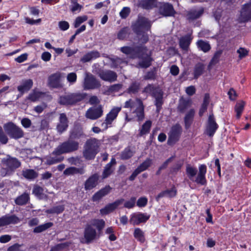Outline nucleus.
I'll list each match as a JSON object with an SVG mask.
<instances>
[{
  "label": "nucleus",
  "instance_id": "1",
  "mask_svg": "<svg viewBox=\"0 0 251 251\" xmlns=\"http://www.w3.org/2000/svg\"><path fill=\"white\" fill-rule=\"evenodd\" d=\"M198 169L190 164L186 166V173L188 178L192 181L198 184L205 185L207 181L205 178V174L207 171V167L205 164H201L199 166Z\"/></svg>",
  "mask_w": 251,
  "mask_h": 251
},
{
  "label": "nucleus",
  "instance_id": "2",
  "mask_svg": "<svg viewBox=\"0 0 251 251\" xmlns=\"http://www.w3.org/2000/svg\"><path fill=\"white\" fill-rule=\"evenodd\" d=\"M105 226L104 221H94L91 224H87L84 230L85 243L90 244L101 235Z\"/></svg>",
  "mask_w": 251,
  "mask_h": 251
},
{
  "label": "nucleus",
  "instance_id": "3",
  "mask_svg": "<svg viewBox=\"0 0 251 251\" xmlns=\"http://www.w3.org/2000/svg\"><path fill=\"white\" fill-rule=\"evenodd\" d=\"M2 167L0 169V176L4 177L12 175L15 170L21 166V162L17 158L7 155L1 160Z\"/></svg>",
  "mask_w": 251,
  "mask_h": 251
},
{
  "label": "nucleus",
  "instance_id": "4",
  "mask_svg": "<svg viewBox=\"0 0 251 251\" xmlns=\"http://www.w3.org/2000/svg\"><path fill=\"white\" fill-rule=\"evenodd\" d=\"M143 93L149 94L155 98L154 104L156 107V111L159 112L163 103V96L164 92L159 87H155L153 84H149L142 91Z\"/></svg>",
  "mask_w": 251,
  "mask_h": 251
},
{
  "label": "nucleus",
  "instance_id": "5",
  "mask_svg": "<svg viewBox=\"0 0 251 251\" xmlns=\"http://www.w3.org/2000/svg\"><path fill=\"white\" fill-rule=\"evenodd\" d=\"M100 142L96 138H91L86 141L84 145L83 155L87 160L95 158L99 151Z\"/></svg>",
  "mask_w": 251,
  "mask_h": 251
},
{
  "label": "nucleus",
  "instance_id": "6",
  "mask_svg": "<svg viewBox=\"0 0 251 251\" xmlns=\"http://www.w3.org/2000/svg\"><path fill=\"white\" fill-rule=\"evenodd\" d=\"M79 145L77 141L69 138L58 146L52 152V154L61 155L75 151L78 150Z\"/></svg>",
  "mask_w": 251,
  "mask_h": 251
},
{
  "label": "nucleus",
  "instance_id": "7",
  "mask_svg": "<svg viewBox=\"0 0 251 251\" xmlns=\"http://www.w3.org/2000/svg\"><path fill=\"white\" fill-rule=\"evenodd\" d=\"M86 95V94L80 92L69 93L60 96L58 100V103L61 105L66 106L75 105L83 100Z\"/></svg>",
  "mask_w": 251,
  "mask_h": 251
},
{
  "label": "nucleus",
  "instance_id": "8",
  "mask_svg": "<svg viewBox=\"0 0 251 251\" xmlns=\"http://www.w3.org/2000/svg\"><path fill=\"white\" fill-rule=\"evenodd\" d=\"M120 50L123 53L127 55H129L131 58H143L144 54L147 51V49L145 47L142 46H137L135 47L125 46L121 47Z\"/></svg>",
  "mask_w": 251,
  "mask_h": 251
},
{
  "label": "nucleus",
  "instance_id": "9",
  "mask_svg": "<svg viewBox=\"0 0 251 251\" xmlns=\"http://www.w3.org/2000/svg\"><path fill=\"white\" fill-rule=\"evenodd\" d=\"M5 132L11 138L19 139L24 137L23 129L12 122H9L3 126Z\"/></svg>",
  "mask_w": 251,
  "mask_h": 251
},
{
  "label": "nucleus",
  "instance_id": "10",
  "mask_svg": "<svg viewBox=\"0 0 251 251\" xmlns=\"http://www.w3.org/2000/svg\"><path fill=\"white\" fill-rule=\"evenodd\" d=\"M151 25V22L147 18L138 16L136 21L132 24L131 27L134 33L140 31H149Z\"/></svg>",
  "mask_w": 251,
  "mask_h": 251
},
{
  "label": "nucleus",
  "instance_id": "11",
  "mask_svg": "<svg viewBox=\"0 0 251 251\" xmlns=\"http://www.w3.org/2000/svg\"><path fill=\"white\" fill-rule=\"evenodd\" d=\"M182 133V127L179 124L172 126L169 133L167 143L169 145H173L177 142Z\"/></svg>",
  "mask_w": 251,
  "mask_h": 251
},
{
  "label": "nucleus",
  "instance_id": "12",
  "mask_svg": "<svg viewBox=\"0 0 251 251\" xmlns=\"http://www.w3.org/2000/svg\"><path fill=\"white\" fill-rule=\"evenodd\" d=\"M100 82L92 74H87L83 83V88L85 90L95 89L100 87Z\"/></svg>",
  "mask_w": 251,
  "mask_h": 251
},
{
  "label": "nucleus",
  "instance_id": "13",
  "mask_svg": "<svg viewBox=\"0 0 251 251\" xmlns=\"http://www.w3.org/2000/svg\"><path fill=\"white\" fill-rule=\"evenodd\" d=\"M61 74L57 72L50 75L48 78L47 84L52 88H61L63 85L61 82Z\"/></svg>",
  "mask_w": 251,
  "mask_h": 251
},
{
  "label": "nucleus",
  "instance_id": "14",
  "mask_svg": "<svg viewBox=\"0 0 251 251\" xmlns=\"http://www.w3.org/2000/svg\"><path fill=\"white\" fill-rule=\"evenodd\" d=\"M103 114V109L101 105L94 106L90 107L85 113L86 118L90 120H96L101 117Z\"/></svg>",
  "mask_w": 251,
  "mask_h": 251
},
{
  "label": "nucleus",
  "instance_id": "15",
  "mask_svg": "<svg viewBox=\"0 0 251 251\" xmlns=\"http://www.w3.org/2000/svg\"><path fill=\"white\" fill-rule=\"evenodd\" d=\"M251 19V1L244 4L238 18L239 23H245Z\"/></svg>",
  "mask_w": 251,
  "mask_h": 251
},
{
  "label": "nucleus",
  "instance_id": "16",
  "mask_svg": "<svg viewBox=\"0 0 251 251\" xmlns=\"http://www.w3.org/2000/svg\"><path fill=\"white\" fill-rule=\"evenodd\" d=\"M218 128V125L215 121L213 114L212 113L209 116L205 133L209 137H212Z\"/></svg>",
  "mask_w": 251,
  "mask_h": 251
},
{
  "label": "nucleus",
  "instance_id": "17",
  "mask_svg": "<svg viewBox=\"0 0 251 251\" xmlns=\"http://www.w3.org/2000/svg\"><path fill=\"white\" fill-rule=\"evenodd\" d=\"M121 107H114L107 114L104 122L101 124V126L103 130H105L108 128V125L111 124L112 122L116 118L119 112L121 111Z\"/></svg>",
  "mask_w": 251,
  "mask_h": 251
},
{
  "label": "nucleus",
  "instance_id": "18",
  "mask_svg": "<svg viewBox=\"0 0 251 251\" xmlns=\"http://www.w3.org/2000/svg\"><path fill=\"white\" fill-rule=\"evenodd\" d=\"M125 201L124 199L117 200L114 202L108 203L100 210L102 215H106L113 212L117 207Z\"/></svg>",
  "mask_w": 251,
  "mask_h": 251
},
{
  "label": "nucleus",
  "instance_id": "19",
  "mask_svg": "<svg viewBox=\"0 0 251 251\" xmlns=\"http://www.w3.org/2000/svg\"><path fill=\"white\" fill-rule=\"evenodd\" d=\"M98 76L103 80L113 82L117 80L118 75L115 72L110 70H100Z\"/></svg>",
  "mask_w": 251,
  "mask_h": 251
},
{
  "label": "nucleus",
  "instance_id": "20",
  "mask_svg": "<svg viewBox=\"0 0 251 251\" xmlns=\"http://www.w3.org/2000/svg\"><path fill=\"white\" fill-rule=\"evenodd\" d=\"M68 119L65 113H62L59 114V122L56 126L57 132L61 134L67 130L68 127Z\"/></svg>",
  "mask_w": 251,
  "mask_h": 251
},
{
  "label": "nucleus",
  "instance_id": "21",
  "mask_svg": "<svg viewBox=\"0 0 251 251\" xmlns=\"http://www.w3.org/2000/svg\"><path fill=\"white\" fill-rule=\"evenodd\" d=\"M137 106L136 109L133 113L135 114V117L137 118V121L138 122L142 121L145 118L144 106L143 101L139 98L136 99Z\"/></svg>",
  "mask_w": 251,
  "mask_h": 251
},
{
  "label": "nucleus",
  "instance_id": "22",
  "mask_svg": "<svg viewBox=\"0 0 251 251\" xmlns=\"http://www.w3.org/2000/svg\"><path fill=\"white\" fill-rule=\"evenodd\" d=\"M159 12L165 17L173 16L176 13L173 5L169 3L162 4L159 7Z\"/></svg>",
  "mask_w": 251,
  "mask_h": 251
},
{
  "label": "nucleus",
  "instance_id": "23",
  "mask_svg": "<svg viewBox=\"0 0 251 251\" xmlns=\"http://www.w3.org/2000/svg\"><path fill=\"white\" fill-rule=\"evenodd\" d=\"M99 176L98 174H94L90 176L84 183L85 190H90L96 187L98 184Z\"/></svg>",
  "mask_w": 251,
  "mask_h": 251
},
{
  "label": "nucleus",
  "instance_id": "24",
  "mask_svg": "<svg viewBox=\"0 0 251 251\" xmlns=\"http://www.w3.org/2000/svg\"><path fill=\"white\" fill-rule=\"evenodd\" d=\"M157 6V0H140L138 3V6L144 9L150 10Z\"/></svg>",
  "mask_w": 251,
  "mask_h": 251
},
{
  "label": "nucleus",
  "instance_id": "25",
  "mask_svg": "<svg viewBox=\"0 0 251 251\" xmlns=\"http://www.w3.org/2000/svg\"><path fill=\"white\" fill-rule=\"evenodd\" d=\"M111 188L109 186H106L105 187L101 189L96 192L92 197L93 201H99L103 197L110 193Z\"/></svg>",
  "mask_w": 251,
  "mask_h": 251
},
{
  "label": "nucleus",
  "instance_id": "26",
  "mask_svg": "<svg viewBox=\"0 0 251 251\" xmlns=\"http://www.w3.org/2000/svg\"><path fill=\"white\" fill-rule=\"evenodd\" d=\"M30 201V193L25 191L24 193L17 197L14 201L15 203L18 205H24L28 203Z\"/></svg>",
  "mask_w": 251,
  "mask_h": 251
},
{
  "label": "nucleus",
  "instance_id": "27",
  "mask_svg": "<svg viewBox=\"0 0 251 251\" xmlns=\"http://www.w3.org/2000/svg\"><path fill=\"white\" fill-rule=\"evenodd\" d=\"M192 40L190 34L180 37L179 39V45L181 49L185 51H188L189 46Z\"/></svg>",
  "mask_w": 251,
  "mask_h": 251
},
{
  "label": "nucleus",
  "instance_id": "28",
  "mask_svg": "<svg viewBox=\"0 0 251 251\" xmlns=\"http://www.w3.org/2000/svg\"><path fill=\"white\" fill-rule=\"evenodd\" d=\"M203 12L204 9L203 8L198 9H191L187 12V19L189 21H193L201 17Z\"/></svg>",
  "mask_w": 251,
  "mask_h": 251
},
{
  "label": "nucleus",
  "instance_id": "29",
  "mask_svg": "<svg viewBox=\"0 0 251 251\" xmlns=\"http://www.w3.org/2000/svg\"><path fill=\"white\" fill-rule=\"evenodd\" d=\"M33 81L31 79L23 80L22 83L17 87L18 90L23 95L25 92L29 91L33 86Z\"/></svg>",
  "mask_w": 251,
  "mask_h": 251
},
{
  "label": "nucleus",
  "instance_id": "30",
  "mask_svg": "<svg viewBox=\"0 0 251 251\" xmlns=\"http://www.w3.org/2000/svg\"><path fill=\"white\" fill-rule=\"evenodd\" d=\"M195 114V111L194 109H190L186 114L184 121L185 124V127L186 129H189L194 120V116Z\"/></svg>",
  "mask_w": 251,
  "mask_h": 251
},
{
  "label": "nucleus",
  "instance_id": "31",
  "mask_svg": "<svg viewBox=\"0 0 251 251\" xmlns=\"http://www.w3.org/2000/svg\"><path fill=\"white\" fill-rule=\"evenodd\" d=\"M100 56V53L97 50H92L85 54L80 59V61L83 63L89 62L93 59L99 58Z\"/></svg>",
  "mask_w": 251,
  "mask_h": 251
},
{
  "label": "nucleus",
  "instance_id": "32",
  "mask_svg": "<svg viewBox=\"0 0 251 251\" xmlns=\"http://www.w3.org/2000/svg\"><path fill=\"white\" fill-rule=\"evenodd\" d=\"M44 189L37 184L33 186L32 189V194L39 199H47L48 196L44 194Z\"/></svg>",
  "mask_w": 251,
  "mask_h": 251
},
{
  "label": "nucleus",
  "instance_id": "33",
  "mask_svg": "<svg viewBox=\"0 0 251 251\" xmlns=\"http://www.w3.org/2000/svg\"><path fill=\"white\" fill-rule=\"evenodd\" d=\"M22 176L28 180H33L37 178L38 176L37 172L33 169H26L23 170L22 172Z\"/></svg>",
  "mask_w": 251,
  "mask_h": 251
},
{
  "label": "nucleus",
  "instance_id": "34",
  "mask_svg": "<svg viewBox=\"0 0 251 251\" xmlns=\"http://www.w3.org/2000/svg\"><path fill=\"white\" fill-rule=\"evenodd\" d=\"M151 126V122L150 120L147 121L139 130L138 137H142L150 132Z\"/></svg>",
  "mask_w": 251,
  "mask_h": 251
},
{
  "label": "nucleus",
  "instance_id": "35",
  "mask_svg": "<svg viewBox=\"0 0 251 251\" xmlns=\"http://www.w3.org/2000/svg\"><path fill=\"white\" fill-rule=\"evenodd\" d=\"M140 83L137 81L132 82L126 90V92L129 94H137L140 89Z\"/></svg>",
  "mask_w": 251,
  "mask_h": 251
},
{
  "label": "nucleus",
  "instance_id": "36",
  "mask_svg": "<svg viewBox=\"0 0 251 251\" xmlns=\"http://www.w3.org/2000/svg\"><path fill=\"white\" fill-rule=\"evenodd\" d=\"M192 101L190 100H185L181 99L179 100V104L177 107L178 110L181 113H184L185 110L190 107Z\"/></svg>",
  "mask_w": 251,
  "mask_h": 251
},
{
  "label": "nucleus",
  "instance_id": "37",
  "mask_svg": "<svg viewBox=\"0 0 251 251\" xmlns=\"http://www.w3.org/2000/svg\"><path fill=\"white\" fill-rule=\"evenodd\" d=\"M130 34V29L128 27L122 28L117 34V38L123 40L129 37Z\"/></svg>",
  "mask_w": 251,
  "mask_h": 251
},
{
  "label": "nucleus",
  "instance_id": "38",
  "mask_svg": "<svg viewBox=\"0 0 251 251\" xmlns=\"http://www.w3.org/2000/svg\"><path fill=\"white\" fill-rule=\"evenodd\" d=\"M110 60V61L112 62V64L111 66V68H116L118 66H119L122 64H127V62L126 61L125 59L119 58V57H116V58H111L110 57H107Z\"/></svg>",
  "mask_w": 251,
  "mask_h": 251
},
{
  "label": "nucleus",
  "instance_id": "39",
  "mask_svg": "<svg viewBox=\"0 0 251 251\" xmlns=\"http://www.w3.org/2000/svg\"><path fill=\"white\" fill-rule=\"evenodd\" d=\"M204 69V66L201 63L197 64L194 70V78L197 79L201 75L203 74Z\"/></svg>",
  "mask_w": 251,
  "mask_h": 251
},
{
  "label": "nucleus",
  "instance_id": "40",
  "mask_svg": "<svg viewBox=\"0 0 251 251\" xmlns=\"http://www.w3.org/2000/svg\"><path fill=\"white\" fill-rule=\"evenodd\" d=\"M197 45L198 47L204 52H207L211 49V46L207 41L200 40L198 41Z\"/></svg>",
  "mask_w": 251,
  "mask_h": 251
},
{
  "label": "nucleus",
  "instance_id": "41",
  "mask_svg": "<svg viewBox=\"0 0 251 251\" xmlns=\"http://www.w3.org/2000/svg\"><path fill=\"white\" fill-rule=\"evenodd\" d=\"M52 155H53L52 153ZM54 156H50L47 159V163L48 165H52L56 164L62 161L64 159V157L61 155H54Z\"/></svg>",
  "mask_w": 251,
  "mask_h": 251
},
{
  "label": "nucleus",
  "instance_id": "42",
  "mask_svg": "<svg viewBox=\"0 0 251 251\" xmlns=\"http://www.w3.org/2000/svg\"><path fill=\"white\" fill-rule=\"evenodd\" d=\"M146 31H140L137 33H135L139 43L145 44L149 41V35Z\"/></svg>",
  "mask_w": 251,
  "mask_h": 251
},
{
  "label": "nucleus",
  "instance_id": "43",
  "mask_svg": "<svg viewBox=\"0 0 251 251\" xmlns=\"http://www.w3.org/2000/svg\"><path fill=\"white\" fill-rule=\"evenodd\" d=\"M133 235L134 238L141 243H144L145 241L144 233L139 228H135Z\"/></svg>",
  "mask_w": 251,
  "mask_h": 251
},
{
  "label": "nucleus",
  "instance_id": "44",
  "mask_svg": "<svg viewBox=\"0 0 251 251\" xmlns=\"http://www.w3.org/2000/svg\"><path fill=\"white\" fill-rule=\"evenodd\" d=\"M52 226L53 224L52 223L48 222L35 227L33 229V232L34 233H40L46 230Z\"/></svg>",
  "mask_w": 251,
  "mask_h": 251
},
{
  "label": "nucleus",
  "instance_id": "45",
  "mask_svg": "<svg viewBox=\"0 0 251 251\" xmlns=\"http://www.w3.org/2000/svg\"><path fill=\"white\" fill-rule=\"evenodd\" d=\"M245 103L244 101H241L237 102L235 106V111L236 113V117L237 119H239L241 115V114L244 110Z\"/></svg>",
  "mask_w": 251,
  "mask_h": 251
},
{
  "label": "nucleus",
  "instance_id": "46",
  "mask_svg": "<svg viewBox=\"0 0 251 251\" xmlns=\"http://www.w3.org/2000/svg\"><path fill=\"white\" fill-rule=\"evenodd\" d=\"M114 168L111 167V163L107 164L103 170L102 174V178L104 179L108 177L114 172Z\"/></svg>",
  "mask_w": 251,
  "mask_h": 251
},
{
  "label": "nucleus",
  "instance_id": "47",
  "mask_svg": "<svg viewBox=\"0 0 251 251\" xmlns=\"http://www.w3.org/2000/svg\"><path fill=\"white\" fill-rule=\"evenodd\" d=\"M152 160L150 158L146 159L136 169L140 173L146 170L151 164Z\"/></svg>",
  "mask_w": 251,
  "mask_h": 251
},
{
  "label": "nucleus",
  "instance_id": "48",
  "mask_svg": "<svg viewBox=\"0 0 251 251\" xmlns=\"http://www.w3.org/2000/svg\"><path fill=\"white\" fill-rule=\"evenodd\" d=\"M83 135V132L81 129H75L72 130L70 133L69 138L72 140L75 139H79Z\"/></svg>",
  "mask_w": 251,
  "mask_h": 251
},
{
  "label": "nucleus",
  "instance_id": "49",
  "mask_svg": "<svg viewBox=\"0 0 251 251\" xmlns=\"http://www.w3.org/2000/svg\"><path fill=\"white\" fill-rule=\"evenodd\" d=\"M151 61L152 59L150 55H147V56L139 62L138 64L141 68H147L151 65Z\"/></svg>",
  "mask_w": 251,
  "mask_h": 251
},
{
  "label": "nucleus",
  "instance_id": "50",
  "mask_svg": "<svg viewBox=\"0 0 251 251\" xmlns=\"http://www.w3.org/2000/svg\"><path fill=\"white\" fill-rule=\"evenodd\" d=\"M122 84H113L108 87L107 92L109 94L118 92L122 89Z\"/></svg>",
  "mask_w": 251,
  "mask_h": 251
},
{
  "label": "nucleus",
  "instance_id": "51",
  "mask_svg": "<svg viewBox=\"0 0 251 251\" xmlns=\"http://www.w3.org/2000/svg\"><path fill=\"white\" fill-rule=\"evenodd\" d=\"M88 17L86 15L76 17L73 24L74 27L77 28L82 23L86 21Z\"/></svg>",
  "mask_w": 251,
  "mask_h": 251
},
{
  "label": "nucleus",
  "instance_id": "52",
  "mask_svg": "<svg viewBox=\"0 0 251 251\" xmlns=\"http://www.w3.org/2000/svg\"><path fill=\"white\" fill-rule=\"evenodd\" d=\"M133 155V152L129 148H126L121 153V158L123 160H126L131 157Z\"/></svg>",
  "mask_w": 251,
  "mask_h": 251
},
{
  "label": "nucleus",
  "instance_id": "53",
  "mask_svg": "<svg viewBox=\"0 0 251 251\" xmlns=\"http://www.w3.org/2000/svg\"><path fill=\"white\" fill-rule=\"evenodd\" d=\"M136 201V198L132 197L128 201L124 203V207L128 209L132 208L134 207Z\"/></svg>",
  "mask_w": 251,
  "mask_h": 251
},
{
  "label": "nucleus",
  "instance_id": "54",
  "mask_svg": "<svg viewBox=\"0 0 251 251\" xmlns=\"http://www.w3.org/2000/svg\"><path fill=\"white\" fill-rule=\"evenodd\" d=\"M222 54V50H219L217 51L215 53L214 55L212 58V59L210 61V65H215L216 63H217L219 61V59Z\"/></svg>",
  "mask_w": 251,
  "mask_h": 251
},
{
  "label": "nucleus",
  "instance_id": "55",
  "mask_svg": "<svg viewBox=\"0 0 251 251\" xmlns=\"http://www.w3.org/2000/svg\"><path fill=\"white\" fill-rule=\"evenodd\" d=\"M41 93L38 91H33L30 93L27 97V99L32 101H35L37 100L41 96Z\"/></svg>",
  "mask_w": 251,
  "mask_h": 251
},
{
  "label": "nucleus",
  "instance_id": "56",
  "mask_svg": "<svg viewBox=\"0 0 251 251\" xmlns=\"http://www.w3.org/2000/svg\"><path fill=\"white\" fill-rule=\"evenodd\" d=\"M64 210V207L63 205H58L48 210L47 212L49 213L59 214L62 212Z\"/></svg>",
  "mask_w": 251,
  "mask_h": 251
},
{
  "label": "nucleus",
  "instance_id": "57",
  "mask_svg": "<svg viewBox=\"0 0 251 251\" xmlns=\"http://www.w3.org/2000/svg\"><path fill=\"white\" fill-rule=\"evenodd\" d=\"M150 217L144 214L138 213L134 214L130 220H148Z\"/></svg>",
  "mask_w": 251,
  "mask_h": 251
},
{
  "label": "nucleus",
  "instance_id": "58",
  "mask_svg": "<svg viewBox=\"0 0 251 251\" xmlns=\"http://www.w3.org/2000/svg\"><path fill=\"white\" fill-rule=\"evenodd\" d=\"M182 166V163H176L174 164L173 166H172L170 169V172L171 174H176L178 171H179L181 168Z\"/></svg>",
  "mask_w": 251,
  "mask_h": 251
},
{
  "label": "nucleus",
  "instance_id": "59",
  "mask_svg": "<svg viewBox=\"0 0 251 251\" xmlns=\"http://www.w3.org/2000/svg\"><path fill=\"white\" fill-rule=\"evenodd\" d=\"M145 80H153L155 78V73L154 70L148 72L143 76Z\"/></svg>",
  "mask_w": 251,
  "mask_h": 251
},
{
  "label": "nucleus",
  "instance_id": "60",
  "mask_svg": "<svg viewBox=\"0 0 251 251\" xmlns=\"http://www.w3.org/2000/svg\"><path fill=\"white\" fill-rule=\"evenodd\" d=\"M8 137L4 133L2 127L0 126V142L2 144H6L8 142Z\"/></svg>",
  "mask_w": 251,
  "mask_h": 251
},
{
  "label": "nucleus",
  "instance_id": "61",
  "mask_svg": "<svg viewBox=\"0 0 251 251\" xmlns=\"http://www.w3.org/2000/svg\"><path fill=\"white\" fill-rule=\"evenodd\" d=\"M130 12V8L127 7H125L120 12V15L122 19H126L129 15Z\"/></svg>",
  "mask_w": 251,
  "mask_h": 251
},
{
  "label": "nucleus",
  "instance_id": "62",
  "mask_svg": "<svg viewBox=\"0 0 251 251\" xmlns=\"http://www.w3.org/2000/svg\"><path fill=\"white\" fill-rule=\"evenodd\" d=\"M58 26L60 30L65 31L69 29L70 27L69 24L68 22L65 21H60L58 23Z\"/></svg>",
  "mask_w": 251,
  "mask_h": 251
},
{
  "label": "nucleus",
  "instance_id": "63",
  "mask_svg": "<svg viewBox=\"0 0 251 251\" xmlns=\"http://www.w3.org/2000/svg\"><path fill=\"white\" fill-rule=\"evenodd\" d=\"M77 75L75 73H71L68 74L67 76V79L68 82L71 84L75 82L76 80Z\"/></svg>",
  "mask_w": 251,
  "mask_h": 251
},
{
  "label": "nucleus",
  "instance_id": "64",
  "mask_svg": "<svg viewBox=\"0 0 251 251\" xmlns=\"http://www.w3.org/2000/svg\"><path fill=\"white\" fill-rule=\"evenodd\" d=\"M148 202V199L146 197H143L140 198L137 201V205L138 207H142L145 206Z\"/></svg>",
  "mask_w": 251,
  "mask_h": 251
}]
</instances>
